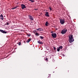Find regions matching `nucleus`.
<instances>
[{"label": "nucleus", "mask_w": 78, "mask_h": 78, "mask_svg": "<svg viewBox=\"0 0 78 78\" xmlns=\"http://www.w3.org/2000/svg\"><path fill=\"white\" fill-rule=\"evenodd\" d=\"M69 43H72V42L74 41V39L73 37V35H69Z\"/></svg>", "instance_id": "obj_1"}, {"label": "nucleus", "mask_w": 78, "mask_h": 78, "mask_svg": "<svg viewBox=\"0 0 78 78\" xmlns=\"http://www.w3.org/2000/svg\"><path fill=\"white\" fill-rule=\"evenodd\" d=\"M67 29L66 28H65L62 30L61 33V34H66V33H67Z\"/></svg>", "instance_id": "obj_2"}, {"label": "nucleus", "mask_w": 78, "mask_h": 78, "mask_svg": "<svg viewBox=\"0 0 78 78\" xmlns=\"http://www.w3.org/2000/svg\"><path fill=\"white\" fill-rule=\"evenodd\" d=\"M60 23L61 24V25H63L64 23H65V21L64 20L62 19H60Z\"/></svg>", "instance_id": "obj_3"}, {"label": "nucleus", "mask_w": 78, "mask_h": 78, "mask_svg": "<svg viewBox=\"0 0 78 78\" xmlns=\"http://www.w3.org/2000/svg\"><path fill=\"white\" fill-rule=\"evenodd\" d=\"M57 36L56 34L55 33H53L51 34V36H52L53 38H56Z\"/></svg>", "instance_id": "obj_4"}, {"label": "nucleus", "mask_w": 78, "mask_h": 78, "mask_svg": "<svg viewBox=\"0 0 78 78\" xmlns=\"http://www.w3.org/2000/svg\"><path fill=\"white\" fill-rule=\"evenodd\" d=\"M21 8L23 9H24V8H26V5H25L24 4H22L21 5Z\"/></svg>", "instance_id": "obj_5"}, {"label": "nucleus", "mask_w": 78, "mask_h": 78, "mask_svg": "<svg viewBox=\"0 0 78 78\" xmlns=\"http://www.w3.org/2000/svg\"><path fill=\"white\" fill-rule=\"evenodd\" d=\"M29 19H30L31 20H34V18H33V17L29 15Z\"/></svg>", "instance_id": "obj_6"}, {"label": "nucleus", "mask_w": 78, "mask_h": 78, "mask_svg": "<svg viewBox=\"0 0 78 78\" xmlns=\"http://www.w3.org/2000/svg\"><path fill=\"white\" fill-rule=\"evenodd\" d=\"M0 32H1V33L4 34H6V33H7V32L3 30H0Z\"/></svg>", "instance_id": "obj_7"}, {"label": "nucleus", "mask_w": 78, "mask_h": 78, "mask_svg": "<svg viewBox=\"0 0 78 78\" xmlns=\"http://www.w3.org/2000/svg\"><path fill=\"white\" fill-rule=\"evenodd\" d=\"M45 15L46 17H50L49 14H48V12H46Z\"/></svg>", "instance_id": "obj_8"}, {"label": "nucleus", "mask_w": 78, "mask_h": 78, "mask_svg": "<svg viewBox=\"0 0 78 78\" xmlns=\"http://www.w3.org/2000/svg\"><path fill=\"white\" fill-rule=\"evenodd\" d=\"M37 43H38V44H43L42 42L40 40L37 41Z\"/></svg>", "instance_id": "obj_9"}, {"label": "nucleus", "mask_w": 78, "mask_h": 78, "mask_svg": "<svg viewBox=\"0 0 78 78\" xmlns=\"http://www.w3.org/2000/svg\"><path fill=\"white\" fill-rule=\"evenodd\" d=\"M36 30H38V31H43V29L41 28H39L36 29Z\"/></svg>", "instance_id": "obj_10"}, {"label": "nucleus", "mask_w": 78, "mask_h": 78, "mask_svg": "<svg viewBox=\"0 0 78 78\" xmlns=\"http://www.w3.org/2000/svg\"><path fill=\"white\" fill-rule=\"evenodd\" d=\"M0 19H2V20H3L4 18H3V15L1 14L0 15Z\"/></svg>", "instance_id": "obj_11"}, {"label": "nucleus", "mask_w": 78, "mask_h": 78, "mask_svg": "<svg viewBox=\"0 0 78 78\" xmlns=\"http://www.w3.org/2000/svg\"><path fill=\"white\" fill-rule=\"evenodd\" d=\"M30 41H31V38H30L29 39H28V40L26 41V42H27V43H28V42H30Z\"/></svg>", "instance_id": "obj_12"}, {"label": "nucleus", "mask_w": 78, "mask_h": 78, "mask_svg": "<svg viewBox=\"0 0 78 78\" xmlns=\"http://www.w3.org/2000/svg\"><path fill=\"white\" fill-rule=\"evenodd\" d=\"M34 33L35 34V35H36V36H39V35H40L39 34H38L36 32V31H35V32H34Z\"/></svg>", "instance_id": "obj_13"}, {"label": "nucleus", "mask_w": 78, "mask_h": 78, "mask_svg": "<svg viewBox=\"0 0 78 78\" xmlns=\"http://www.w3.org/2000/svg\"><path fill=\"white\" fill-rule=\"evenodd\" d=\"M62 48H63V47H62V46H60L59 48H57V49H62Z\"/></svg>", "instance_id": "obj_14"}, {"label": "nucleus", "mask_w": 78, "mask_h": 78, "mask_svg": "<svg viewBox=\"0 0 78 78\" xmlns=\"http://www.w3.org/2000/svg\"><path fill=\"white\" fill-rule=\"evenodd\" d=\"M28 0L30 2H31L32 3H33V2H35V1H34V0Z\"/></svg>", "instance_id": "obj_15"}, {"label": "nucleus", "mask_w": 78, "mask_h": 78, "mask_svg": "<svg viewBox=\"0 0 78 78\" xmlns=\"http://www.w3.org/2000/svg\"><path fill=\"white\" fill-rule=\"evenodd\" d=\"M48 22H46V23H45V25L46 26H48Z\"/></svg>", "instance_id": "obj_16"}, {"label": "nucleus", "mask_w": 78, "mask_h": 78, "mask_svg": "<svg viewBox=\"0 0 78 78\" xmlns=\"http://www.w3.org/2000/svg\"><path fill=\"white\" fill-rule=\"evenodd\" d=\"M40 38H41V39H44V37L42 36H40V37H39Z\"/></svg>", "instance_id": "obj_17"}, {"label": "nucleus", "mask_w": 78, "mask_h": 78, "mask_svg": "<svg viewBox=\"0 0 78 78\" xmlns=\"http://www.w3.org/2000/svg\"><path fill=\"white\" fill-rule=\"evenodd\" d=\"M17 6L15 7L14 8H12V9H17Z\"/></svg>", "instance_id": "obj_18"}, {"label": "nucleus", "mask_w": 78, "mask_h": 78, "mask_svg": "<svg viewBox=\"0 0 78 78\" xmlns=\"http://www.w3.org/2000/svg\"><path fill=\"white\" fill-rule=\"evenodd\" d=\"M19 45H20L21 44V42H19V43H17Z\"/></svg>", "instance_id": "obj_19"}, {"label": "nucleus", "mask_w": 78, "mask_h": 78, "mask_svg": "<svg viewBox=\"0 0 78 78\" xmlns=\"http://www.w3.org/2000/svg\"><path fill=\"white\" fill-rule=\"evenodd\" d=\"M30 36H31L30 34H28L27 35V36H28V37H30Z\"/></svg>", "instance_id": "obj_20"}, {"label": "nucleus", "mask_w": 78, "mask_h": 78, "mask_svg": "<svg viewBox=\"0 0 78 78\" xmlns=\"http://www.w3.org/2000/svg\"><path fill=\"white\" fill-rule=\"evenodd\" d=\"M49 8L50 10L51 11V10H52V8H51V7H49Z\"/></svg>", "instance_id": "obj_21"}, {"label": "nucleus", "mask_w": 78, "mask_h": 78, "mask_svg": "<svg viewBox=\"0 0 78 78\" xmlns=\"http://www.w3.org/2000/svg\"><path fill=\"white\" fill-rule=\"evenodd\" d=\"M45 60L46 61H48V58H46Z\"/></svg>", "instance_id": "obj_22"}, {"label": "nucleus", "mask_w": 78, "mask_h": 78, "mask_svg": "<svg viewBox=\"0 0 78 78\" xmlns=\"http://www.w3.org/2000/svg\"><path fill=\"white\" fill-rule=\"evenodd\" d=\"M60 50V49H57V51H59Z\"/></svg>", "instance_id": "obj_23"}, {"label": "nucleus", "mask_w": 78, "mask_h": 78, "mask_svg": "<svg viewBox=\"0 0 78 78\" xmlns=\"http://www.w3.org/2000/svg\"><path fill=\"white\" fill-rule=\"evenodd\" d=\"M6 25H9V23H8V22H7V24H6Z\"/></svg>", "instance_id": "obj_24"}, {"label": "nucleus", "mask_w": 78, "mask_h": 78, "mask_svg": "<svg viewBox=\"0 0 78 78\" xmlns=\"http://www.w3.org/2000/svg\"><path fill=\"white\" fill-rule=\"evenodd\" d=\"M51 33H54V32L52 31L51 32Z\"/></svg>", "instance_id": "obj_25"}, {"label": "nucleus", "mask_w": 78, "mask_h": 78, "mask_svg": "<svg viewBox=\"0 0 78 78\" xmlns=\"http://www.w3.org/2000/svg\"><path fill=\"white\" fill-rule=\"evenodd\" d=\"M55 30H57V28H55Z\"/></svg>", "instance_id": "obj_26"}, {"label": "nucleus", "mask_w": 78, "mask_h": 78, "mask_svg": "<svg viewBox=\"0 0 78 78\" xmlns=\"http://www.w3.org/2000/svg\"><path fill=\"white\" fill-rule=\"evenodd\" d=\"M54 49H56V48H55V47H54Z\"/></svg>", "instance_id": "obj_27"}, {"label": "nucleus", "mask_w": 78, "mask_h": 78, "mask_svg": "<svg viewBox=\"0 0 78 78\" xmlns=\"http://www.w3.org/2000/svg\"><path fill=\"white\" fill-rule=\"evenodd\" d=\"M50 78V77L49 76H48V78Z\"/></svg>", "instance_id": "obj_28"}, {"label": "nucleus", "mask_w": 78, "mask_h": 78, "mask_svg": "<svg viewBox=\"0 0 78 78\" xmlns=\"http://www.w3.org/2000/svg\"><path fill=\"white\" fill-rule=\"evenodd\" d=\"M34 10H37V9H34Z\"/></svg>", "instance_id": "obj_29"}, {"label": "nucleus", "mask_w": 78, "mask_h": 78, "mask_svg": "<svg viewBox=\"0 0 78 78\" xmlns=\"http://www.w3.org/2000/svg\"><path fill=\"white\" fill-rule=\"evenodd\" d=\"M27 36H28V34L27 33Z\"/></svg>", "instance_id": "obj_30"}, {"label": "nucleus", "mask_w": 78, "mask_h": 78, "mask_svg": "<svg viewBox=\"0 0 78 78\" xmlns=\"http://www.w3.org/2000/svg\"><path fill=\"white\" fill-rule=\"evenodd\" d=\"M55 72V71L53 72V73H54Z\"/></svg>", "instance_id": "obj_31"}]
</instances>
